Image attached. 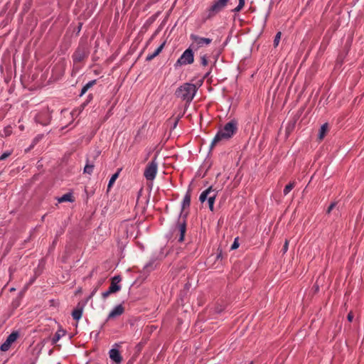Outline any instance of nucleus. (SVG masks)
I'll list each match as a JSON object with an SVG mask.
<instances>
[{"mask_svg":"<svg viewBox=\"0 0 364 364\" xmlns=\"http://www.w3.org/2000/svg\"><path fill=\"white\" fill-rule=\"evenodd\" d=\"M237 129V122L235 120H232L227 123L225 127L220 129L211 143V147L215 146L219 141L223 139L230 138Z\"/></svg>","mask_w":364,"mask_h":364,"instance_id":"nucleus-1","label":"nucleus"},{"mask_svg":"<svg viewBox=\"0 0 364 364\" xmlns=\"http://www.w3.org/2000/svg\"><path fill=\"white\" fill-rule=\"evenodd\" d=\"M187 207L188 206H182L178 224L173 230L176 236H178V241L179 242H181L184 240V236L186 232V218L188 213V210H186Z\"/></svg>","mask_w":364,"mask_h":364,"instance_id":"nucleus-2","label":"nucleus"},{"mask_svg":"<svg viewBox=\"0 0 364 364\" xmlns=\"http://www.w3.org/2000/svg\"><path fill=\"white\" fill-rule=\"evenodd\" d=\"M196 92V87L191 83H185L178 87L176 91V96L178 98L190 102L194 97Z\"/></svg>","mask_w":364,"mask_h":364,"instance_id":"nucleus-3","label":"nucleus"},{"mask_svg":"<svg viewBox=\"0 0 364 364\" xmlns=\"http://www.w3.org/2000/svg\"><path fill=\"white\" fill-rule=\"evenodd\" d=\"M218 193V191L216 189L213 188L212 186H210L208 188L200 193L199 200L201 203H203L205 200H207L208 205H213Z\"/></svg>","mask_w":364,"mask_h":364,"instance_id":"nucleus-4","label":"nucleus"},{"mask_svg":"<svg viewBox=\"0 0 364 364\" xmlns=\"http://www.w3.org/2000/svg\"><path fill=\"white\" fill-rule=\"evenodd\" d=\"M229 0H215L213 5L208 11V18H210L221 11L227 5Z\"/></svg>","mask_w":364,"mask_h":364,"instance_id":"nucleus-5","label":"nucleus"},{"mask_svg":"<svg viewBox=\"0 0 364 364\" xmlns=\"http://www.w3.org/2000/svg\"><path fill=\"white\" fill-rule=\"evenodd\" d=\"M158 164L156 161V158H154L149 164L144 171V176L147 180L152 181L156 174L157 172Z\"/></svg>","mask_w":364,"mask_h":364,"instance_id":"nucleus-6","label":"nucleus"},{"mask_svg":"<svg viewBox=\"0 0 364 364\" xmlns=\"http://www.w3.org/2000/svg\"><path fill=\"white\" fill-rule=\"evenodd\" d=\"M194 60V55L193 52L191 48L186 49L182 55L178 58L177 60V64L182 65H187V64H191Z\"/></svg>","mask_w":364,"mask_h":364,"instance_id":"nucleus-7","label":"nucleus"},{"mask_svg":"<svg viewBox=\"0 0 364 364\" xmlns=\"http://www.w3.org/2000/svg\"><path fill=\"white\" fill-rule=\"evenodd\" d=\"M18 333L17 331H13L6 339L5 342L2 343L0 347L1 351L6 352L7 351L12 343L16 341L18 337Z\"/></svg>","mask_w":364,"mask_h":364,"instance_id":"nucleus-8","label":"nucleus"},{"mask_svg":"<svg viewBox=\"0 0 364 364\" xmlns=\"http://www.w3.org/2000/svg\"><path fill=\"white\" fill-rule=\"evenodd\" d=\"M88 55V50L85 46L80 47L77 49L73 55V60L75 62H81Z\"/></svg>","mask_w":364,"mask_h":364,"instance_id":"nucleus-9","label":"nucleus"},{"mask_svg":"<svg viewBox=\"0 0 364 364\" xmlns=\"http://www.w3.org/2000/svg\"><path fill=\"white\" fill-rule=\"evenodd\" d=\"M191 38L193 41L197 48L203 46L204 45H208L212 42V39L208 38L199 37L195 34L191 35Z\"/></svg>","mask_w":364,"mask_h":364,"instance_id":"nucleus-10","label":"nucleus"},{"mask_svg":"<svg viewBox=\"0 0 364 364\" xmlns=\"http://www.w3.org/2000/svg\"><path fill=\"white\" fill-rule=\"evenodd\" d=\"M109 356L110 359L115 363V364H119L122 361V357L119 351L116 348H112L109 350Z\"/></svg>","mask_w":364,"mask_h":364,"instance_id":"nucleus-11","label":"nucleus"},{"mask_svg":"<svg viewBox=\"0 0 364 364\" xmlns=\"http://www.w3.org/2000/svg\"><path fill=\"white\" fill-rule=\"evenodd\" d=\"M124 311V308L122 304H119L114 308L108 315V319L114 318L117 316L122 315Z\"/></svg>","mask_w":364,"mask_h":364,"instance_id":"nucleus-12","label":"nucleus"},{"mask_svg":"<svg viewBox=\"0 0 364 364\" xmlns=\"http://www.w3.org/2000/svg\"><path fill=\"white\" fill-rule=\"evenodd\" d=\"M56 199L58 203L63 202L73 203L75 201L74 197L71 193H65L63 196L57 198Z\"/></svg>","mask_w":364,"mask_h":364,"instance_id":"nucleus-13","label":"nucleus"},{"mask_svg":"<svg viewBox=\"0 0 364 364\" xmlns=\"http://www.w3.org/2000/svg\"><path fill=\"white\" fill-rule=\"evenodd\" d=\"M165 43L166 42L164 41V43H162L159 47L158 48L154 51V53H153L151 55H148L146 56V60L147 61H150L152 59H154L155 57H156L163 50L164 46H165Z\"/></svg>","mask_w":364,"mask_h":364,"instance_id":"nucleus-14","label":"nucleus"},{"mask_svg":"<svg viewBox=\"0 0 364 364\" xmlns=\"http://www.w3.org/2000/svg\"><path fill=\"white\" fill-rule=\"evenodd\" d=\"M65 334V331L61 329L58 330L52 338V344H55Z\"/></svg>","mask_w":364,"mask_h":364,"instance_id":"nucleus-15","label":"nucleus"},{"mask_svg":"<svg viewBox=\"0 0 364 364\" xmlns=\"http://www.w3.org/2000/svg\"><path fill=\"white\" fill-rule=\"evenodd\" d=\"M82 315V309L77 308L74 309L72 312V316L74 320L78 321L81 318Z\"/></svg>","mask_w":364,"mask_h":364,"instance_id":"nucleus-16","label":"nucleus"},{"mask_svg":"<svg viewBox=\"0 0 364 364\" xmlns=\"http://www.w3.org/2000/svg\"><path fill=\"white\" fill-rule=\"evenodd\" d=\"M327 131H328V124L325 123L321 126L320 131H319L318 139L320 140H322L324 138Z\"/></svg>","mask_w":364,"mask_h":364,"instance_id":"nucleus-17","label":"nucleus"},{"mask_svg":"<svg viewBox=\"0 0 364 364\" xmlns=\"http://www.w3.org/2000/svg\"><path fill=\"white\" fill-rule=\"evenodd\" d=\"M295 181L290 182L289 184H287L284 189V195L287 196L295 187Z\"/></svg>","mask_w":364,"mask_h":364,"instance_id":"nucleus-18","label":"nucleus"},{"mask_svg":"<svg viewBox=\"0 0 364 364\" xmlns=\"http://www.w3.org/2000/svg\"><path fill=\"white\" fill-rule=\"evenodd\" d=\"M94 169V165L89 164V161H87L85 168L84 173L87 174H91Z\"/></svg>","mask_w":364,"mask_h":364,"instance_id":"nucleus-19","label":"nucleus"},{"mask_svg":"<svg viewBox=\"0 0 364 364\" xmlns=\"http://www.w3.org/2000/svg\"><path fill=\"white\" fill-rule=\"evenodd\" d=\"M95 83V80H92V81H90L88 83H87L82 88V90H81V93H80V95H84L87 91V90L91 87Z\"/></svg>","mask_w":364,"mask_h":364,"instance_id":"nucleus-20","label":"nucleus"},{"mask_svg":"<svg viewBox=\"0 0 364 364\" xmlns=\"http://www.w3.org/2000/svg\"><path fill=\"white\" fill-rule=\"evenodd\" d=\"M119 170L117 173H115L114 174H113L111 177V178L109 179V183H108V188H110L111 186H112V184L114 183V181L117 180V178H118L119 176Z\"/></svg>","mask_w":364,"mask_h":364,"instance_id":"nucleus-21","label":"nucleus"},{"mask_svg":"<svg viewBox=\"0 0 364 364\" xmlns=\"http://www.w3.org/2000/svg\"><path fill=\"white\" fill-rule=\"evenodd\" d=\"M11 133H12L11 127L10 126H7L4 129L1 136L6 137V136H10L11 134Z\"/></svg>","mask_w":364,"mask_h":364,"instance_id":"nucleus-22","label":"nucleus"},{"mask_svg":"<svg viewBox=\"0 0 364 364\" xmlns=\"http://www.w3.org/2000/svg\"><path fill=\"white\" fill-rule=\"evenodd\" d=\"M191 203V193L187 192L184 196L182 205H190Z\"/></svg>","mask_w":364,"mask_h":364,"instance_id":"nucleus-23","label":"nucleus"},{"mask_svg":"<svg viewBox=\"0 0 364 364\" xmlns=\"http://www.w3.org/2000/svg\"><path fill=\"white\" fill-rule=\"evenodd\" d=\"M282 33L280 31L277 32L274 37V46L277 47L279 45L280 38H281Z\"/></svg>","mask_w":364,"mask_h":364,"instance_id":"nucleus-24","label":"nucleus"},{"mask_svg":"<svg viewBox=\"0 0 364 364\" xmlns=\"http://www.w3.org/2000/svg\"><path fill=\"white\" fill-rule=\"evenodd\" d=\"M244 5H245V0H239L238 6L236 8H235L232 11L235 12H238L243 8Z\"/></svg>","mask_w":364,"mask_h":364,"instance_id":"nucleus-25","label":"nucleus"},{"mask_svg":"<svg viewBox=\"0 0 364 364\" xmlns=\"http://www.w3.org/2000/svg\"><path fill=\"white\" fill-rule=\"evenodd\" d=\"M239 247L238 237H236L234 240V242L231 245L230 250H236Z\"/></svg>","mask_w":364,"mask_h":364,"instance_id":"nucleus-26","label":"nucleus"},{"mask_svg":"<svg viewBox=\"0 0 364 364\" xmlns=\"http://www.w3.org/2000/svg\"><path fill=\"white\" fill-rule=\"evenodd\" d=\"M288 247H289V240H286L285 242H284V244L283 245V247L282 249V252L283 254L286 253L288 250Z\"/></svg>","mask_w":364,"mask_h":364,"instance_id":"nucleus-27","label":"nucleus"},{"mask_svg":"<svg viewBox=\"0 0 364 364\" xmlns=\"http://www.w3.org/2000/svg\"><path fill=\"white\" fill-rule=\"evenodd\" d=\"M110 287H112L113 289H114L117 291L121 289L120 285H119V284H117L116 283H114L112 282H111Z\"/></svg>","mask_w":364,"mask_h":364,"instance_id":"nucleus-28","label":"nucleus"},{"mask_svg":"<svg viewBox=\"0 0 364 364\" xmlns=\"http://www.w3.org/2000/svg\"><path fill=\"white\" fill-rule=\"evenodd\" d=\"M153 264H154V262H149L148 264H146L145 266H144V269L146 270V271H150L151 269H153Z\"/></svg>","mask_w":364,"mask_h":364,"instance_id":"nucleus-29","label":"nucleus"},{"mask_svg":"<svg viewBox=\"0 0 364 364\" xmlns=\"http://www.w3.org/2000/svg\"><path fill=\"white\" fill-rule=\"evenodd\" d=\"M11 154V152H10V151H7V152L4 153V154L0 156V161L6 159L7 157H9Z\"/></svg>","mask_w":364,"mask_h":364,"instance_id":"nucleus-30","label":"nucleus"},{"mask_svg":"<svg viewBox=\"0 0 364 364\" xmlns=\"http://www.w3.org/2000/svg\"><path fill=\"white\" fill-rule=\"evenodd\" d=\"M200 59H201V64L203 66H206L208 65V60H207L206 56L205 55H203V56H201Z\"/></svg>","mask_w":364,"mask_h":364,"instance_id":"nucleus-31","label":"nucleus"},{"mask_svg":"<svg viewBox=\"0 0 364 364\" xmlns=\"http://www.w3.org/2000/svg\"><path fill=\"white\" fill-rule=\"evenodd\" d=\"M121 281V277L119 276H115L112 279V282L118 284V283Z\"/></svg>","mask_w":364,"mask_h":364,"instance_id":"nucleus-32","label":"nucleus"},{"mask_svg":"<svg viewBox=\"0 0 364 364\" xmlns=\"http://www.w3.org/2000/svg\"><path fill=\"white\" fill-rule=\"evenodd\" d=\"M149 202H150V196H149V198L147 199L146 203H149ZM158 202H159V200L158 199H156L155 196L153 197V199L151 201V203H158Z\"/></svg>","mask_w":364,"mask_h":364,"instance_id":"nucleus-33","label":"nucleus"},{"mask_svg":"<svg viewBox=\"0 0 364 364\" xmlns=\"http://www.w3.org/2000/svg\"><path fill=\"white\" fill-rule=\"evenodd\" d=\"M110 295L109 292L108 291H106L102 294V297L105 299Z\"/></svg>","mask_w":364,"mask_h":364,"instance_id":"nucleus-34","label":"nucleus"},{"mask_svg":"<svg viewBox=\"0 0 364 364\" xmlns=\"http://www.w3.org/2000/svg\"><path fill=\"white\" fill-rule=\"evenodd\" d=\"M348 320L351 322L353 319V313L352 312H350L348 314Z\"/></svg>","mask_w":364,"mask_h":364,"instance_id":"nucleus-35","label":"nucleus"},{"mask_svg":"<svg viewBox=\"0 0 364 364\" xmlns=\"http://www.w3.org/2000/svg\"><path fill=\"white\" fill-rule=\"evenodd\" d=\"M107 291L109 292L110 294L117 291L114 289H113L112 287H109V289Z\"/></svg>","mask_w":364,"mask_h":364,"instance_id":"nucleus-36","label":"nucleus"},{"mask_svg":"<svg viewBox=\"0 0 364 364\" xmlns=\"http://www.w3.org/2000/svg\"><path fill=\"white\" fill-rule=\"evenodd\" d=\"M107 291L109 292L110 294L117 291L114 289H113L112 287H109V289Z\"/></svg>","mask_w":364,"mask_h":364,"instance_id":"nucleus-37","label":"nucleus"},{"mask_svg":"<svg viewBox=\"0 0 364 364\" xmlns=\"http://www.w3.org/2000/svg\"><path fill=\"white\" fill-rule=\"evenodd\" d=\"M333 206H328V210H327L326 213H331V210H332V209H333Z\"/></svg>","mask_w":364,"mask_h":364,"instance_id":"nucleus-38","label":"nucleus"},{"mask_svg":"<svg viewBox=\"0 0 364 364\" xmlns=\"http://www.w3.org/2000/svg\"><path fill=\"white\" fill-rule=\"evenodd\" d=\"M97 290V287H96V288L93 290V291H92V296L94 294H95V293H96Z\"/></svg>","mask_w":364,"mask_h":364,"instance_id":"nucleus-39","label":"nucleus"},{"mask_svg":"<svg viewBox=\"0 0 364 364\" xmlns=\"http://www.w3.org/2000/svg\"><path fill=\"white\" fill-rule=\"evenodd\" d=\"M209 208L211 211H214L215 206H209Z\"/></svg>","mask_w":364,"mask_h":364,"instance_id":"nucleus-40","label":"nucleus"},{"mask_svg":"<svg viewBox=\"0 0 364 364\" xmlns=\"http://www.w3.org/2000/svg\"><path fill=\"white\" fill-rule=\"evenodd\" d=\"M179 118H180V117H178L177 120H176V122L174 123V127L176 126L177 122H178V121Z\"/></svg>","mask_w":364,"mask_h":364,"instance_id":"nucleus-41","label":"nucleus"},{"mask_svg":"<svg viewBox=\"0 0 364 364\" xmlns=\"http://www.w3.org/2000/svg\"><path fill=\"white\" fill-rule=\"evenodd\" d=\"M39 139H40V136L36 137V138L34 139V142L38 141L39 140Z\"/></svg>","mask_w":364,"mask_h":364,"instance_id":"nucleus-42","label":"nucleus"},{"mask_svg":"<svg viewBox=\"0 0 364 364\" xmlns=\"http://www.w3.org/2000/svg\"><path fill=\"white\" fill-rule=\"evenodd\" d=\"M139 207L141 208V212H144V206H139Z\"/></svg>","mask_w":364,"mask_h":364,"instance_id":"nucleus-43","label":"nucleus"},{"mask_svg":"<svg viewBox=\"0 0 364 364\" xmlns=\"http://www.w3.org/2000/svg\"><path fill=\"white\" fill-rule=\"evenodd\" d=\"M114 346L119 347V346H120V345H119V344H118V343H115Z\"/></svg>","mask_w":364,"mask_h":364,"instance_id":"nucleus-44","label":"nucleus"},{"mask_svg":"<svg viewBox=\"0 0 364 364\" xmlns=\"http://www.w3.org/2000/svg\"><path fill=\"white\" fill-rule=\"evenodd\" d=\"M21 130H23L24 129L23 126H20L19 127Z\"/></svg>","mask_w":364,"mask_h":364,"instance_id":"nucleus-45","label":"nucleus"},{"mask_svg":"<svg viewBox=\"0 0 364 364\" xmlns=\"http://www.w3.org/2000/svg\"><path fill=\"white\" fill-rule=\"evenodd\" d=\"M249 364H253V362H251V363H249Z\"/></svg>","mask_w":364,"mask_h":364,"instance_id":"nucleus-46","label":"nucleus"}]
</instances>
